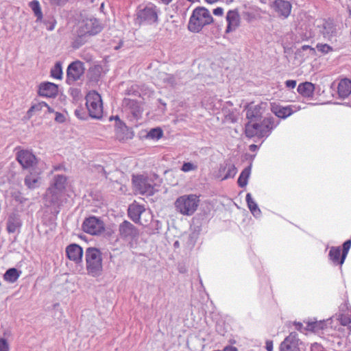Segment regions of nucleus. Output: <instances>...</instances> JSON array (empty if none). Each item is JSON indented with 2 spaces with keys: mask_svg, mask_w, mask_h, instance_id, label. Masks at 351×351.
<instances>
[{
  "mask_svg": "<svg viewBox=\"0 0 351 351\" xmlns=\"http://www.w3.org/2000/svg\"><path fill=\"white\" fill-rule=\"evenodd\" d=\"M44 169V162L31 151L23 150V175L25 184L29 189H35L41 184L40 174Z\"/></svg>",
  "mask_w": 351,
  "mask_h": 351,
  "instance_id": "nucleus-1",
  "label": "nucleus"
},
{
  "mask_svg": "<svg viewBox=\"0 0 351 351\" xmlns=\"http://www.w3.org/2000/svg\"><path fill=\"white\" fill-rule=\"evenodd\" d=\"M272 117H265L259 121H248L245 125V134L247 137H267L271 130L278 125Z\"/></svg>",
  "mask_w": 351,
  "mask_h": 351,
  "instance_id": "nucleus-2",
  "label": "nucleus"
},
{
  "mask_svg": "<svg viewBox=\"0 0 351 351\" xmlns=\"http://www.w3.org/2000/svg\"><path fill=\"white\" fill-rule=\"evenodd\" d=\"M86 269L92 277H99L103 272L102 256L96 247H88L85 252Z\"/></svg>",
  "mask_w": 351,
  "mask_h": 351,
  "instance_id": "nucleus-3",
  "label": "nucleus"
},
{
  "mask_svg": "<svg viewBox=\"0 0 351 351\" xmlns=\"http://www.w3.org/2000/svg\"><path fill=\"white\" fill-rule=\"evenodd\" d=\"M199 197L195 194L183 195L175 202L176 210L185 216H191L199 205Z\"/></svg>",
  "mask_w": 351,
  "mask_h": 351,
  "instance_id": "nucleus-4",
  "label": "nucleus"
},
{
  "mask_svg": "<svg viewBox=\"0 0 351 351\" xmlns=\"http://www.w3.org/2000/svg\"><path fill=\"white\" fill-rule=\"evenodd\" d=\"M213 19L208 10L204 7L195 8L189 23V29L193 32H199L204 26L213 23Z\"/></svg>",
  "mask_w": 351,
  "mask_h": 351,
  "instance_id": "nucleus-5",
  "label": "nucleus"
},
{
  "mask_svg": "<svg viewBox=\"0 0 351 351\" xmlns=\"http://www.w3.org/2000/svg\"><path fill=\"white\" fill-rule=\"evenodd\" d=\"M159 8L153 3L140 5L136 10V23L139 25H152L158 21Z\"/></svg>",
  "mask_w": 351,
  "mask_h": 351,
  "instance_id": "nucleus-6",
  "label": "nucleus"
},
{
  "mask_svg": "<svg viewBox=\"0 0 351 351\" xmlns=\"http://www.w3.org/2000/svg\"><path fill=\"white\" fill-rule=\"evenodd\" d=\"M154 178L157 179L155 176H146L144 175H137L132 176V184L136 192L141 195H152L158 191V185L154 182Z\"/></svg>",
  "mask_w": 351,
  "mask_h": 351,
  "instance_id": "nucleus-7",
  "label": "nucleus"
},
{
  "mask_svg": "<svg viewBox=\"0 0 351 351\" xmlns=\"http://www.w3.org/2000/svg\"><path fill=\"white\" fill-rule=\"evenodd\" d=\"M86 106L89 115L100 119L103 114V104L101 95L96 91H90L86 96Z\"/></svg>",
  "mask_w": 351,
  "mask_h": 351,
  "instance_id": "nucleus-8",
  "label": "nucleus"
},
{
  "mask_svg": "<svg viewBox=\"0 0 351 351\" xmlns=\"http://www.w3.org/2000/svg\"><path fill=\"white\" fill-rule=\"evenodd\" d=\"M103 29L101 23L93 16L83 19L78 24L79 34L93 36L99 33Z\"/></svg>",
  "mask_w": 351,
  "mask_h": 351,
  "instance_id": "nucleus-9",
  "label": "nucleus"
},
{
  "mask_svg": "<svg viewBox=\"0 0 351 351\" xmlns=\"http://www.w3.org/2000/svg\"><path fill=\"white\" fill-rule=\"evenodd\" d=\"M82 229L86 233L97 235L104 231V224L99 218L90 217L84 220Z\"/></svg>",
  "mask_w": 351,
  "mask_h": 351,
  "instance_id": "nucleus-10",
  "label": "nucleus"
},
{
  "mask_svg": "<svg viewBox=\"0 0 351 351\" xmlns=\"http://www.w3.org/2000/svg\"><path fill=\"white\" fill-rule=\"evenodd\" d=\"M66 82L73 84L80 80L84 73V64L80 61H75L70 64L66 71Z\"/></svg>",
  "mask_w": 351,
  "mask_h": 351,
  "instance_id": "nucleus-11",
  "label": "nucleus"
},
{
  "mask_svg": "<svg viewBox=\"0 0 351 351\" xmlns=\"http://www.w3.org/2000/svg\"><path fill=\"white\" fill-rule=\"evenodd\" d=\"M300 107L297 105H289L287 106H282L275 103L271 104V110L278 117L286 119L294 112L298 111Z\"/></svg>",
  "mask_w": 351,
  "mask_h": 351,
  "instance_id": "nucleus-12",
  "label": "nucleus"
},
{
  "mask_svg": "<svg viewBox=\"0 0 351 351\" xmlns=\"http://www.w3.org/2000/svg\"><path fill=\"white\" fill-rule=\"evenodd\" d=\"M119 232L121 238L127 241L134 239L138 234L136 227L128 221H124L119 225Z\"/></svg>",
  "mask_w": 351,
  "mask_h": 351,
  "instance_id": "nucleus-13",
  "label": "nucleus"
},
{
  "mask_svg": "<svg viewBox=\"0 0 351 351\" xmlns=\"http://www.w3.org/2000/svg\"><path fill=\"white\" fill-rule=\"evenodd\" d=\"M298 346V334L295 332H292L281 343L280 351H300Z\"/></svg>",
  "mask_w": 351,
  "mask_h": 351,
  "instance_id": "nucleus-14",
  "label": "nucleus"
},
{
  "mask_svg": "<svg viewBox=\"0 0 351 351\" xmlns=\"http://www.w3.org/2000/svg\"><path fill=\"white\" fill-rule=\"evenodd\" d=\"M61 192L56 190L53 187H49L45 196V204L49 207L58 208L60 205Z\"/></svg>",
  "mask_w": 351,
  "mask_h": 351,
  "instance_id": "nucleus-15",
  "label": "nucleus"
},
{
  "mask_svg": "<svg viewBox=\"0 0 351 351\" xmlns=\"http://www.w3.org/2000/svg\"><path fill=\"white\" fill-rule=\"evenodd\" d=\"M272 8L279 17L287 19L291 14L292 5L288 1L276 0L273 3Z\"/></svg>",
  "mask_w": 351,
  "mask_h": 351,
  "instance_id": "nucleus-16",
  "label": "nucleus"
},
{
  "mask_svg": "<svg viewBox=\"0 0 351 351\" xmlns=\"http://www.w3.org/2000/svg\"><path fill=\"white\" fill-rule=\"evenodd\" d=\"M117 121L116 123V137L120 141H123L128 139H131L133 137V132L120 121L118 117L114 118Z\"/></svg>",
  "mask_w": 351,
  "mask_h": 351,
  "instance_id": "nucleus-17",
  "label": "nucleus"
},
{
  "mask_svg": "<svg viewBox=\"0 0 351 351\" xmlns=\"http://www.w3.org/2000/svg\"><path fill=\"white\" fill-rule=\"evenodd\" d=\"M226 33L234 32L240 25V16L237 10H229L226 14Z\"/></svg>",
  "mask_w": 351,
  "mask_h": 351,
  "instance_id": "nucleus-18",
  "label": "nucleus"
},
{
  "mask_svg": "<svg viewBox=\"0 0 351 351\" xmlns=\"http://www.w3.org/2000/svg\"><path fill=\"white\" fill-rule=\"evenodd\" d=\"M145 212V207L136 203H133L128 207V216L136 223L143 224L141 221V216Z\"/></svg>",
  "mask_w": 351,
  "mask_h": 351,
  "instance_id": "nucleus-19",
  "label": "nucleus"
},
{
  "mask_svg": "<svg viewBox=\"0 0 351 351\" xmlns=\"http://www.w3.org/2000/svg\"><path fill=\"white\" fill-rule=\"evenodd\" d=\"M66 253L68 258L75 262L79 263L82 261L83 256L82 248L77 244H71L66 247Z\"/></svg>",
  "mask_w": 351,
  "mask_h": 351,
  "instance_id": "nucleus-20",
  "label": "nucleus"
},
{
  "mask_svg": "<svg viewBox=\"0 0 351 351\" xmlns=\"http://www.w3.org/2000/svg\"><path fill=\"white\" fill-rule=\"evenodd\" d=\"M57 93L58 86L53 83L45 82L39 86L38 94L40 96L53 97L56 95Z\"/></svg>",
  "mask_w": 351,
  "mask_h": 351,
  "instance_id": "nucleus-21",
  "label": "nucleus"
},
{
  "mask_svg": "<svg viewBox=\"0 0 351 351\" xmlns=\"http://www.w3.org/2000/svg\"><path fill=\"white\" fill-rule=\"evenodd\" d=\"M123 103L128 108L130 113L133 116L134 119L138 120L143 112L139 104L136 101L130 99H125Z\"/></svg>",
  "mask_w": 351,
  "mask_h": 351,
  "instance_id": "nucleus-22",
  "label": "nucleus"
},
{
  "mask_svg": "<svg viewBox=\"0 0 351 351\" xmlns=\"http://www.w3.org/2000/svg\"><path fill=\"white\" fill-rule=\"evenodd\" d=\"M338 95L340 98L344 99L351 93V81L348 79H342L338 84Z\"/></svg>",
  "mask_w": 351,
  "mask_h": 351,
  "instance_id": "nucleus-23",
  "label": "nucleus"
},
{
  "mask_svg": "<svg viewBox=\"0 0 351 351\" xmlns=\"http://www.w3.org/2000/svg\"><path fill=\"white\" fill-rule=\"evenodd\" d=\"M314 90L315 86L311 82L302 83L298 86V92L304 97H312Z\"/></svg>",
  "mask_w": 351,
  "mask_h": 351,
  "instance_id": "nucleus-24",
  "label": "nucleus"
},
{
  "mask_svg": "<svg viewBox=\"0 0 351 351\" xmlns=\"http://www.w3.org/2000/svg\"><path fill=\"white\" fill-rule=\"evenodd\" d=\"M33 112H43L45 114L47 112H49V113L54 112V110L45 102L37 101L32 105V106L29 110L27 113L29 114V116H32V113Z\"/></svg>",
  "mask_w": 351,
  "mask_h": 351,
  "instance_id": "nucleus-25",
  "label": "nucleus"
},
{
  "mask_svg": "<svg viewBox=\"0 0 351 351\" xmlns=\"http://www.w3.org/2000/svg\"><path fill=\"white\" fill-rule=\"evenodd\" d=\"M246 117L248 121L261 120V112L260 107L255 106L248 108L246 111Z\"/></svg>",
  "mask_w": 351,
  "mask_h": 351,
  "instance_id": "nucleus-26",
  "label": "nucleus"
},
{
  "mask_svg": "<svg viewBox=\"0 0 351 351\" xmlns=\"http://www.w3.org/2000/svg\"><path fill=\"white\" fill-rule=\"evenodd\" d=\"M337 28L330 23H326L324 24L322 34L324 37L328 40H331L337 36Z\"/></svg>",
  "mask_w": 351,
  "mask_h": 351,
  "instance_id": "nucleus-27",
  "label": "nucleus"
},
{
  "mask_svg": "<svg viewBox=\"0 0 351 351\" xmlns=\"http://www.w3.org/2000/svg\"><path fill=\"white\" fill-rule=\"evenodd\" d=\"M246 202L247 204V206L250 210L251 211L252 214L255 217H259L261 216V211L256 202L252 199L250 193H247L246 195Z\"/></svg>",
  "mask_w": 351,
  "mask_h": 351,
  "instance_id": "nucleus-28",
  "label": "nucleus"
},
{
  "mask_svg": "<svg viewBox=\"0 0 351 351\" xmlns=\"http://www.w3.org/2000/svg\"><path fill=\"white\" fill-rule=\"evenodd\" d=\"M251 173V166L245 167L241 173L239 179L238 184L240 187H244L247 184L248 178Z\"/></svg>",
  "mask_w": 351,
  "mask_h": 351,
  "instance_id": "nucleus-29",
  "label": "nucleus"
},
{
  "mask_svg": "<svg viewBox=\"0 0 351 351\" xmlns=\"http://www.w3.org/2000/svg\"><path fill=\"white\" fill-rule=\"evenodd\" d=\"M19 276L20 271L15 268H10L5 271L3 278L9 282H14L19 278Z\"/></svg>",
  "mask_w": 351,
  "mask_h": 351,
  "instance_id": "nucleus-30",
  "label": "nucleus"
},
{
  "mask_svg": "<svg viewBox=\"0 0 351 351\" xmlns=\"http://www.w3.org/2000/svg\"><path fill=\"white\" fill-rule=\"evenodd\" d=\"M66 182V178L64 176L58 175L54 178L53 185L51 186L56 190L62 192L64 189Z\"/></svg>",
  "mask_w": 351,
  "mask_h": 351,
  "instance_id": "nucleus-31",
  "label": "nucleus"
},
{
  "mask_svg": "<svg viewBox=\"0 0 351 351\" xmlns=\"http://www.w3.org/2000/svg\"><path fill=\"white\" fill-rule=\"evenodd\" d=\"M329 258L333 262L335 265H340L339 258L341 256V248L340 247H332L329 251Z\"/></svg>",
  "mask_w": 351,
  "mask_h": 351,
  "instance_id": "nucleus-32",
  "label": "nucleus"
},
{
  "mask_svg": "<svg viewBox=\"0 0 351 351\" xmlns=\"http://www.w3.org/2000/svg\"><path fill=\"white\" fill-rule=\"evenodd\" d=\"M29 5L32 10L34 12V15L37 17V21L41 20L43 18V14L39 2L38 1L34 0L29 3Z\"/></svg>",
  "mask_w": 351,
  "mask_h": 351,
  "instance_id": "nucleus-33",
  "label": "nucleus"
},
{
  "mask_svg": "<svg viewBox=\"0 0 351 351\" xmlns=\"http://www.w3.org/2000/svg\"><path fill=\"white\" fill-rule=\"evenodd\" d=\"M159 77L164 82V83L167 84V85L173 86L175 84H176V78L171 74L160 73L159 74Z\"/></svg>",
  "mask_w": 351,
  "mask_h": 351,
  "instance_id": "nucleus-34",
  "label": "nucleus"
},
{
  "mask_svg": "<svg viewBox=\"0 0 351 351\" xmlns=\"http://www.w3.org/2000/svg\"><path fill=\"white\" fill-rule=\"evenodd\" d=\"M86 36L87 35H82V34H79V30H77V36L73 40L72 43V47L75 49H78L82 46L86 42Z\"/></svg>",
  "mask_w": 351,
  "mask_h": 351,
  "instance_id": "nucleus-35",
  "label": "nucleus"
},
{
  "mask_svg": "<svg viewBox=\"0 0 351 351\" xmlns=\"http://www.w3.org/2000/svg\"><path fill=\"white\" fill-rule=\"evenodd\" d=\"M350 247H351V241L350 240H347L343 244V251H342V254L341 256V260H340V265L341 266L344 263L345 259L347 256V254L348 253V251H349Z\"/></svg>",
  "mask_w": 351,
  "mask_h": 351,
  "instance_id": "nucleus-36",
  "label": "nucleus"
},
{
  "mask_svg": "<svg viewBox=\"0 0 351 351\" xmlns=\"http://www.w3.org/2000/svg\"><path fill=\"white\" fill-rule=\"evenodd\" d=\"M51 76L56 79H61L62 75V70L61 64L58 62L51 71Z\"/></svg>",
  "mask_w": 351,
  "mask_h": 351,
  "instance_id": "nucleus-37",
  "label": "nucleus"
},
{
  "mask_svg": "<svg viewBox=\"0 0 351 351\" xmlns=\"http://www.w3.org/2000/svg\"><path fill=\"white\" fill-rule=\"evenodd\" d=\"M147 136L152 139H159L162 136V131L160 128L152 129L147 134Z\"/></svg>",
  "mask_w": 351,
  "mask_h": 351,
  "instance_id": "nucleus-38",
  "label": "nucleus"
},
{
  "mask_svg": "<svg viewBox=\"0 0 351 351\" xmlns=\"http://www.w3.org/2000/svg\"><path fill=\"white\" fill-rule=\"evenodd\" d=\"M197 169V166L193 162H184L182 166L181 170L184 172H189L191 171H195Z\"/></svg>",
  "mask_w": 351,
  "mask_h": 351,
  "instance_id": "nucleus-39",
  "label": "nucleus"
},
{
  "mask_svg": "<svg viewBox=\"0 0 351 351\" xmlns=\"http://www.w3.org/2000/svg\"><path fill=\"white\" fill-rule=\"evenodd\" d=\"M237 173V169L234 165H229L228 167V172L224 176L223 179L233 178Z\"/></svg>",
  "mask_w": 351,
  "mask_h": 351,
  "instance_id": "nucleus-40",
  "label": "nucleus"
},
{
  "mask_svg": "<svg viewBox=\"0 0 351 351\" xmlns=\"http://www.w3.org/2000/svg\"><path fill=\"white\" fill-rule=\"evenodd\" d=\"M317 49L319 51L324 54L332 50V48L327 44H318L317 45Z\"/></svg>",
  "mask_w": 351,
  "mask_h": 351,
  "instance_id": "nucleus-41",
  "label": "nucleus"
},
{
  "mask_svg": "<svg viewBox=\"0 0 351 351\" xmlns=\"http://www.w3.org/2000/svg\"><path fill=\"white\" fill-rule=\"evenodd\" d=\"M0 351H8V346L4 339H0Z\"/></svg>",
  "mask_w": 351,
  "mask_h": 351,
  "instance_id": "nucleus-42",
  "label": "nucleus"
},
{
  "mask_svg": "<svg viewBox=\"0 0 351 351\" xmlns=\"http://www.w3.org/2000/svg\"><path fill=\"white\" fill-rule=\"evenodd\" d=\"M55 114H56L55 120L57 122L63 123L64 121L65 117L62 113L56 112Z\"/></svg>",
  "mask_w": 351,
  "mask_h": 351,
  "instance_id": "nucleus-43",
  "label": "nucleus"
},
{
  "mask_svg": "<svg viewBox=\"0 0 351 351\" xmlns=\"http://www.w3.org/2000/svg\"><path fill=\"white\" fill-rule=\"evenodd\" d=\"M16 227L17 226L13 222H12L10 220L8 221V230L9 232H14Z\"/></svg>",
  "mask_w": 351,
  "mask_h": 351,
  "instance_id": "nucleus-44",
  "label": "nucleus"
},
{
  "mask_svg": "<svg viewBox=\"0 0 351 351\" xmlns=\"http://www.w3.org/2000/svg\"><path fill=\"white\" fill-rule=\"evenodd\" d=\"M213 13L215 16H221L223 14V9L221 7H218L213 10Z\"/></svg>",
  "mask_w": 351,
  "mask_h": 351,
  "instance_id": "nucleus-45",
  "label": "nucleus"
},
{
  "mask_svg": "<svg viewBox=\"0 0 351 351\" xmlns=\"http://www.w3.org/2000/svg\"><path fill=\"white\" fill-rule=\"evenodd\" d=\"M286 86L289 88H294L296 86V81L290 80L285 82Z\"/></svg>",
  "mask_w": 351,
  "mask_h": 351,
  "instance_id": "nucleus-46",
  "label": "nucleus"
},
{
  "mask_svg": "<svg viewBox=\"0 0 351 351\" xmlns=\"http://www.w3.org/2000/svg\"><path fill=\"white\" fill-rule=\"evenodd\" d=\"M265 348L267 351L273 350V341L271 340H267L265 343Z\"/></svg>",
  "mask_w": 351,
  "mask_h": 351,
  "instance_id": "nucleus-47",
  "label": "nucleus"
},
{
  "mask_svg": "<svg viewBox=\"0 0 351 351\" xmlns=\"http://www.w3.org/2000/svg\"><path fill=\"white\" fill-rule=\"evenodd\" d=\"M12 196L14 197L16 202H19V203L22 202V197L21 196L20 192L14 193Z\"/></svg>",
  "mask_w": 351,
  "mask_h": 351,
  "instance_id": "nucleus-48",
  "label": "nucleus"
},
{
  "mask_svg": "<svg viewBox=\"0 0 351 351\" xmlns=\"http://www.w3.org/2000/svg\"><path fill=\"white\" fill-rule=\"evenodd\" d=\"M221 351H238V350L236 347L227 346Z\"/></svg>",
  "mask_w": 351,
  "mask_h": 351,
  "instance_id": "nucleus-49",
  "label": "nucleus"
},
{
  "mask_svg": "<svg viewBox=\"0 0 351 351\" xmlns=\"http://www.w3.org/2000/svg\"><path fill=\"white\" fill-rule=\"evenodd\" d=\"M16 160L22 165V150H19L16 154Z\"/></svg>",
  "mask_w": 351,
  "mask_h": 351,
  "instance_id": "nucleus-50",
  "label": "nucleus"
},
{
  "mask_svg": "<svg viewBox=\"0 0 351 351\" xmlns=\"http://www.w3.org/2000/svg\"><path fill=\"white\" fill-rule=\"evenodd\" d=\"M68 0H52L53 3L61 5L65 3Z\"/></svg>",
  "mask_w": 351,
  "mask_h": 351,
  "instance_id": "nucleus-51",
  "label": "nucleus"
},
{
  "mask_svg": "<svg viewBox=\"0 0 351 351\" xmlns=\"http://www.w3.org/2000/svg\"><path fill=\"white\" fill-rule=\"evenodd\" d=\"M341 324L344 326L348 324L350 322V320L347 318H341Z\"/></svg>",
  "mask_w": 351,
  "mask_h": 351,
  "instance_id": "nucleus-52",
  "label": "nucleus"
},
{
  "mask_svg": "<svg viewBox=\"0 0 351 351\" xmlns=\"http://www.w3.org/2000/svg\"><path fill=\"white\" fill-rule=\"evenodd\" d=\"M309 49L311 51H312L313 52H314V51H315V49H314L313 48H311V47L310 46H308V45H304V46L302 47V49H303V50H306V49Z\"/></svg>",
  "mask_w": 351,
  "mask_h": 351,
  "instance_id": "nucleus-53",
  "label": "nucleus"
},
{
  "mask_svg": "<svg viewBox=\"0 0 351 351\" xmlns=\"http://www.w3.org/2000/svg\"><path fill=\"white\" fill-rule=\"evenodd\" d=\"M63 169V166H62V165H57V166H55V167H53V170H54V171H59V170H61V169Z\"/></svg>",
  "mask_w": 351,
  "mask_h": 351,
  "instance_id": "nucleus-54",
  "label": "nucleus"
},
{
  "mask_svg": "<svg viewBox=\"0 0 351 351\" xmlns=\"http://www.w3.org/2000/svg\"><path fill=\"white\" fill-rule=\"evenodd\" d=\"M256 149H257V145H251L250 146V149L252 152H254Z\"/></svg>",
  "mask_w": 351,
  "mask_h": 351,
  "instance_id": "nucleus-55",
  "label": "nucleus"
},
{
  "mask_svg": "<svg viewBox=\"0 0 351 351\" xmlns=\"http://www.w3.org/2000/svg\"><path fill=\"white\" fill-rule=\"evenodd\" d=\"M205 1L208 3L213 4V3H215L217 1H219V0H205Z\"/></svg>",
  "mask_w": 351,
  "mask_h": 351,
  "instance_id": "nucleus-56",
  "label": "nucleus"
},
{
  "mask_svg": "<svg viewBox=\"0 0 351 351\" xmlns=\"http://www.w3.org/2000/svg\"><path fill=\"white\" fill-rule=\"evenodd\" d=\"M160 1L165 5H169L172 1V0H160Z\"/></svg>",
  "mask_w": 351,
  "mask_h": 351,
  "instance_id": "nucleus-57",
  "label": "nucleus"
},
{
  "mask_svg": "<svg viewBox=\"0 0 351 351\" xmlns=\"http://www.w3.org/2000/svg\"><path fill=\"white\" fill-rule=\"evenodd\" d=\"M302 324L301 323H298V324H295V326H296V328L299 330V329L300 328V327L302 326Z\"/></svg>",
  "mask_w": 351,
  "mask_h": 351,
  "instance_id": "nucleus-58",
  "label": "nucleus"
},
{
  "mask_svg": "<svg viewBox=\"0 0 351 351\" xmlns=\"http://www.w3.org/2000/svg\"><path fill=\"white\" fill-rule=\"evenodd\" d=\"M54 29V24H53L52 25H51L49 27H48V29L49 30H53Z\"/></svg>",
  "mask_w": 351,
  "mask_h": 351,
  "instance_id": "nucleus-59",
  "label": "nucleus"
},
{
  "mask_svg": "<svg viewBox=\"0 0 351 351\" xmlns=\"http://www.w3.org/2000/svg\"><path fill=\"white\" fill-rule=\"evenodd\" d=\"M188 1L191 2V3H195V2H198L199 1V0H187Z\"/></svg>",
  "mask_w": 351,
  "mask_h": 351,
  "instance_id": "nucleus-60",
  "label": "nucleus"
},
{
  "mask_svg": "<svg viewBox=\"0 0 351 351\" xmlns=\"http://www.w3.org/2000/svg\"><path fill=\"white\" fill-rule=\"evenodd\" d=\"M178 241H176V242L174 243V245H178Z\"/></svg>",
  "mask_w": 351,
  "mask_h": 351,
  "instance_id": "nucleus-61",
  "label": "nucleus"
},
{
  "mask_svg": "<svg viewBox=\"0 0 351 351\" xmlns=\"http://www.w3.org/2000/svg\"><path fill=\"white\" fill-rule=\"evenodd\" d=\"M101 171H104V168H103V167H101Z\"/></svg>",
  "mask_w": 351,
  "mask_h": 351,
  "instance_id": "nucleus-62",
  "label": "nucleus"
}]
</instances>
